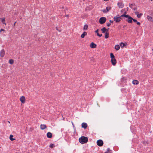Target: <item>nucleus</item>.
I'll list each match as a JSON object with an SVG mask.
<instances>
[{"label":"nucleus","instance_id":"f257e3e1","mask_svg":"<svg viewBox=\"0 0 153 153\" xmlns=\"http://www.w3.org/2000/svg\"><path fill=\"white\" fill-rule=\"evenodd\" d=\"M126 13V12H125L124 14L121 16H122L123 17H125L126 18H128V19L126 20L128 23H132V19L133 18H132L131 17L128 15H126L125 14Z\"/></svg>","mask_w":153,"mask_h":153},{"label":"nucleus","instance_id":"f03ea898","mask_svg":"<svg viewBox=\"0 0 153 153\" xmlns=\"http://www.w3.org/2000/svg\"><path fill=\"white\" fill-rule=\"evenodd\" d=\"M79 142L82 143H86L88 141V138L87 137L82 136L79 139Z\"/></svg>","mask_w":153,"mask_h":153},{"label":"nucleus","instance_id":"7ed1b4c3","mask_svg":"<svg viewBox=\"0 0 153 153\" xmlns=\"http://www.w3.org/2000/svg\"><path fill=\"white\" fill-rule=\"evenodd\" d=\"M106 20V19L105 17H102L99 19V22L101 24H103L105 22Z\"/></svg>","mask_w":153,"mask_h":153},{"label":"nucleus","instance_id":"20e7f679","mask_svg":"<svg viewBox=\"0 0 153 153\" xmlns=\"http://www.w3.org/2000/svg\"><path fill=\"white\" fill-rule=\"evenodd\" d=\"M121 16H119V15H117L116 16H114V20L116 22H120V17Z\"/></svg>","mask_w":153,"mask_h":153},{"label":"nucleus","instance_id":"39448f33","mask_svg":"<svg viewBox=\"0 0 153 153\" xmlns=\"http://www.w3.org/2000/svg\"><path fill=\"white\" fill-rule=\"evenodd\" d=\"M103 141L101 140H99L97 141V144L99 146H102L103 145Z\"/></svg>","mask_w":153,"mask_h":153},{"label":"nucleus","instance_id":"423d86ee","mask_svg":"<svg viewBox=\"0 0 153 153\" xmlns=\"http://www.w3.org/2000/svg\"><path fill=\"white\" fill-rule=\"evenodd\" d=\"M25 97L24 96H22L20 98V100L22 103L25 102Z\"/></svg>","mask_w":153,"mask_h":153},{"label":"nucleus","instance_id":"0eeeda50","mask_svg":"<svg viewBox=\"0 0 153 153\" xmlns=\"http://www.w3.org/2000/svg\"><path fill=\"white\" fill-rule=\"evenodd\" d=\"M5 54V51L4 49H3L0 52V55L1 57H3Z\"/></svg>","mask_w":153,"mask_h":153},{"label":"nucleus","instance_id":"6e6552de","mask_svg":"<svg viewBox=\"0 0 153 153\" xmlns=\"http://www.w3.org/2000/svg\"><path fill=\"white\" fill-rule=\"evenodd\" d=\"M117 5L120 8H122L124 6V4L122 2H118Z\"/></svg>","mask_w":153,"mask_h":153},{"label":"nucleus","instance_id":"1a4fd4ad","mask_svg":"<svg viewBox=\"0 0 153 153\" xmlns=\"http://www.w3.org/2000/svg\"><path fill=\"white\" fill-rule=\"evenodd\" d=\"M111 62L112 64L113 65H115L117 63L116 60L115 58L111 59Z\"/></svg>","mask_w":153,"mask_h":153},{"label":"nucleus","instance_id":"9d476101","mask_svg":"<svg viewBox=\"0 0 153 153\" xmlns=\"http://www.w3.org/2000/svg\"><path fill=\"white\" fill-rule=\"evenodd\" d=\"M90 47L92 48H95L97 47V45L94 42L91 43L90 45Z\"/></svg>","mask_w":153,"mask_h":153},{"label":"nucleus","instance_id":"9b49d317","mask_svg":"<svg viewBox=\"0 0 153 153\" xmlns=\"http://www.w3.org/2000/svg\"><path fill=\"white\" fill-rule=\"evenodd\" d=\"M40 128L42 130H44L47 128V126L45 124H41L40 125Z\"/></svg>","mask_w":153,"mask_h":153},{"label":"nucleus","instance_id":"f8f14e48","mask_svg":"<svg viewBox=\"0 0 153 153\" xmlns=\"http://www.w3.org/2000/svg\"><path fill=\"white\" fill-rule=\"evenodd\" d=\"M87 126V123H83L82 124V128H84L85 129L86 128Z\"/></svg>","mask_w":153,"mask_h":153},{"label":"nucleus","instance_id":"ddd939ff","mask_svg":"<svg viewBox=\"0 0 153 153\" xmlns=\"http://www.w3.org/2000/svg\"><path fill=\"white\" fill-rule=\"evenodd\" d=\"M47 136L48 138H51L52 137V134L50 132H48L47 134Z\"/></svg>","mask_w":153,"mask_h":153},{"label":"nucleus","instance_id":"4468645a","mask_svg":"<svg viewBox=\"0 0 153 153\" xmlns=\"http://www.w3.org/2000/svg\"><path fill=\"white\" fill-rule=\"evenodd\" d=\"M147 19L149 21L152 22L153 21V19L152 17L149 16H147Z\"/></svg>","mask_w":153,"mask_h":153},{"label":"nucleus","instance_id":"2eb2a0df","mask_svg":"<svg viewBox=\"0 0 153 153\" xmlns=\"http://www.w3.org/2000/svg\"><path fill=\"white\" fill-rule=\"evenodd\" d=\"M101 30L102 31V32L103 33H105V32H108V30L105 28V27H103L101 29Z\"/></svg>","mask_w":153,"mask_h":153},{"label":"nucleus","instance_id":"dca6fc26","mask_svg":"<svg viewBox=\"0 0 153 153\" xmlns=\"http://www.w3.org/2000/svg\"><path fill=\"white\" fill-rule=\"evenodd\" d=\"M87 35V33L86 32H84L83 33L81 34V37L82 38H84L85 36Z\"/></svg>","mask_w":153,"mask_h":153},{"label":"nucleus","instance_id":"f3484780","mask_svg":"<svg viewBox=\"0 0 153 153\" xmlns=\"http://www.w3.org/2000/svg\"><path fill=\"white\" fill-rule=\"evenodd\" d=\"M132 83L134 85H137L139 83V82L137 80H134L132 81Z\"/></svg>","mask_w":153,"mask_h":153},{"label":"nucleus","instance_id":"a211bd4d","mask_svg":"<svg viewBox=\"0 0 153 153\" xmlns=\"http://www.w3.org/2000/svg\"><path fill=\"white\" fill-rule=\"evenodd\" d=\"M135 6V4H134L130 3L129 4V7L132 9L134 8V7Z\"/></svg>","mask_w":153,"mask_h":153},{"label":"nucleus","instance_id":"6ab92c4d","mask_svg":"<svg viewBox=\"0 0 153 153\" xmlns=\"http://www.w3.org/2000/svg\"><path fill=\"white\" fill-rule=\"evenodd\" d=\"M98 31H99V30L97 29L95 31V32L97 33V36H98L99 37H101L102 36V34H99L98 33Z\"/></svg>","mask_w":153,"mask_h":153},{"label":"nucleus","instance_id":"aec40b11","mask_svg":"<svg viewBox=\"0 0 153 153\" xmlns=\"http://www.w3.org/2000/svg\"><path fill=\"white\" fill-rule=\"evenodd\" d=\"M105 37L106 39H107L109 37V33L108 32H106L105 33Z\"/></svg>","mask_w":153,"mask_h":153},{"label":"nucleus","instance_id":"412c9836","mask_svg":"<svg viewBox=\"0 0 153 153\" xmlns=\"http://www.w3.org/2000/svg\"><path fill=\"white\" fill-rule=\"evenodd\" d=\"M115 48L117 50H119L120 48V45H116L115 46Z\"/></svg>","mask_w":153,"mask_h":153},{"label":"nucleus","instance_id":"4be33fe9","mask_svg":"<svg viewBox=\"0 0 153 153\" xmlns=\"http://www.w3.org/2000/svg\"><path fill=\"white\" fill-rule=\"evenodd\" d=\"M88 28V26L87 25H84V27L83 28V30H87Z\"/></svg>","mask_w":153,"mask_h":153},{"label":"nucleus","instance_id":"5701e85b","mask_svg":"<svg viewBox=\"0 0 153 153\" xmlns=\"http://www.w3.org/2000/svg\"><path fill=\"white\" fill-rule=\"evenodd\" d=\"M120 44L122 48H123L125 45V44L123 42L120 43Z\"/></svg>","mask_w":153,"mask_h":153},{"label":"nucleus","instance_id":"b1692460","mask_svg":"<svg viewBox=\"0 0 153 153\" xmlns=\"http://www.w3.org/2000/svg\"><path fill=\"white\" fill-rule=\"evenodd\" d=\"M9 63L10 64H12L14 62V60L13 59H10L9 61Z\"/></svg>","mask_w":153,"mask_h":153},{"label":"nucleus","instance_id":"393cba45","mask_svg":"<svg viewBox=\"0 0 153 153\" xmlns=\"http://www.w3.org/2000/svg\"><path fill=\"white\" fill-rule=\"evenodd\" d=\"M1 22L3 24H4L5 25H6V24L5 22V18H1Z\"/></svg>","mask_w":153,"mask_h":153},{"label":"nucleus","instance_id":"a878e982","mask_svg":"<svg viewBox=\"0 0 153 153\" xmlns=\"http://www.w3.org/2000/svg\"><path fill=\"white\" fill-rule=\"evenodd\" d=\"M13 136L12 135H10V139L11 141H13L14 140H15V139H14L13 138Z\"/></svg>","mask_w":153,"mask_h":153},{"label":"nucleus","instance_id":"bb28decb","mask_svg":"<svg viewBox=\"0 0 153 153\" xmlns=\"http://www.w3.org/2000/svg\"><path fill=\"white\" fill-rule=\"evenodd\" d=\"M110 57L111 59L115 58V56H114L113 54L112 53H111L110 54Z\"/></svg>","mask_w":153,"mask_h":153},{"label":"nucleus","instance_id":"cd10ccee","mask_svg":"<svg viewBox=\"0 0 153 153\" xmlns=\"http://www.w3.org/2000/svg\"><path fill=\"white\" fill-rule=\"evenodd\" d=\"M111 7H106V9L107 12H108L111 9Z\"/></svg>","mask_w":153,"mask_h":153},{"label":"nucleus","instance_id":"c85d7f7f","mask_svg":"<svg viewBox=\"0 0 153 153\" xmlns=\"http://www.w3.org/2000/svg\"><path fill=\"white\" fill-rule=\"evenodd\" d=\"M142 15V14L141 13H140V14H138L137 15V17L138 18H140L141 17V16Z\"/></svg>","mask_w":153,"mask_h":153},{"label":"nucleus","instance_id":"c756f323","mask_svg":"<svg viewBox=\"0 0 153 153\" xmlns=\"http://www.w3.org/2000/svg\"><path fill=\"white\" fill-rule=\"evenodd\" d=\"M102 11L104 13H106L107 12V11L106 10V9H103L102 10Z\"/></svg>","mask_w":153,"mask_h":153},{"label":"nucleus","instance_id":"7c9ffc66","mask_svg":"<svg viewBox=\"0 0 153 153\" xmlns=\"http://www.w3.org/2000/svg\"><path fill=\"white\" fill-rule=\"evenodd\" d=\"M54 146V145L53 144H50V147L51 148H53Z\"/></svg>","mask_w":153,"mask_h":153},{"label":"nucleus","instance_id":"2f4dec72","mask_svg":"<svg viewBox=\"0 0 153 153\" xmlns=\"http://www.w3.org/2000/svg\"><path fill=\"white\" fill-rule=\"evenodd\" d=\"M107 26L108 27H109L111 25V24L110 23H107Z\"/></svg>","mask_w":153,"mask_h":153},{"label":"nucleus","instance_id":"473e14b6","mask_svg":"<svg viewBox=\"0 0 153 153\" xmlns=\"http://www.w3.org/2000/svg\"><path fill=\"white\" fill-rule=\"evenodd\" d=\"M132 9L134 10H137V7H135V6H134V8Z\"/></svg>","mask_w":153,"mask_h":153},{"label":"nucleus","instance_id":"72a5a7b5","mask_svg":"<svg viewBox=\"0 0 153 153\" xmlns=\"http://www.w3.org/2000/svg\"><path fill=\"white\" fill-rule=\"evenodd\" d=\"M132 20L133 21L135 22H137V20L134 19L133 18Z\"/></svg>","mask_w":153,"mask_h":153},{"label":"nucleus","instance_id":"f704fd0d","mask_svg":"<svg viewBox=\"0 0 153 153\" xmlns=\"http://www.w3.org/2000/svg\"><path fill=\"white\" fill-rule=\"evenodd\" d=\"M139 12H135V13L136 15H137L138 14H139Z\"/></svg>","mask_w":153,"mask_h":153},{"label":"nucleus","instance_id":"c9c22d12","mask_svg":"<svg viewBox=\"0 0 153 153\" xmlns=\"http://www.w3.org/2000/svg\"><path fill=\"white\" fill-rule=\"evenodd\" d=\"M110 151V149L109 148H108L107 149V151L108 152H109V151Z\"/></svg>","mask_w":153,"mask_h":153},{"label":"nucleus","instance_id":"e433bc0d","mask_svg":"<svg viewBox=\"0 0 153 153\" xmlns=\"http://www.w3.org/2000/svg\"><path fill=\"white\" fill-rule=\"evenodd\" d=\"M137 25H140V22H137Z\"/></svg>","mask_w":153,"mask_h":153},{"label":"nucleus","instance_id":"4c0bfd02","mask_svg":"<svg viewBox=\"0 0 153 153\" xmlns=\"http://www.w3.org/2000/svg\"><path fill=\"white\" fill-rule=\"evenodd\" d=\"M56 30H58L59 32H60L61 31L60 30H59V29H58V28L57 27H56Z\"/></svg>","mask_w":153,"mask_h":153},{"label":"nucleus","instance_id":"58836bf2","mask_svg":"<svg viewBox=\"0 0 153 153\" xmlns=\"http://www.w3.org/2000/svg\"><path fill=\"white\" fill-rule=\"evenodd\" d=\"M4 31V30L3 29H1V30H0V31H1H1Z\"/></svg>","mask_w":153,"mask_h":153},{"label":"nucleus","instance_id":"ea45409f","mask_svg":"<svg viewBox=\"0 0 153 153\" xmlns=\"http://www.w3.org/2000/svg\"><path fill=\"white\" fill-rule=\"evenodd\" d=\"M109 22L111 23H113V21H112L111 20H110Z\"/></svg>","mask_w":153,"mask_h":153},{"label":"nucleus","instance_id":"a19ab883","mask_svg":"<svg viewBox=\"0 0 153 153\" xmlns=\"http://www.w3.org/2000/svg\"><path fill=\"white\" fill-rule=\"evenodd\" d=\"M65 16L67 17H68L69 16V15H66Z\"/></svg>","mask_w":153,"mask_h":153},{"label":"nucleus","instance_id":"79ce46f5","mask_svg":"<svg viewBox=\"0 0 153 153\" xmlns=\"http://www.w3.org/2000/svg\"><path fill=\"white\" fill-rule=\"evenodd\" d=\"M152 16H153V13H152L151 14H150Z\"/></svg>","mask_w":153,"mask_h":153},{"label":"nucleus","instance_id":"37998d69","mask_svg":"<svg viewBox=\"0 0 153 153\" xmlns=\"http://www.w3.org/2000/svg\"><path fill=\"white\" fill-rule=\"evenodd\" d=\"M16 22H15L14 23V26H15V24H16Z\"/></svg>","mask_w":153,"mask_h":153},{"label":"nucleus","instance_id":"c03bdc74","mask_svg":"<svg viewBox=\"0 0 153 153\" xmlns=\"http://www.w3.org/2000/svg\"><path fill=\"white\" fill-rule=\"evenodd\" d=\"M104 153H108V152L107 151H106Z\"/></svg>","mask_w":153,"mask_h":153},{"label":"nucleus","instance_id":"a18cd8bd","mask_svg":"<svg viewBox=\"0 0 153 153\" xmlns=\"http://www.w3.org/2000/svg\"><path fill=\"white\" fill-rule=\"evenodd\" d=\"M103 0L105 1H108L109 0Z\"/></svg>","mask_w":153,"mask_h":153},{"label":"nucleus","instance_id":"49530a36","mask_svg":"<svg viewBox=\"0 0 153 153\" xmlns=\"http://www.w3.org/2000/svg\"><path fill=\"white\" fill-rule=\"evenodd\" d=\"M152 51H153V49H152Z\"/></svg>","mask_w":153,"mask_h":153},{"label":"nucleus","instance_id":"de8ad7c7","mask_svg":"<svg viewBox=\"0 0 153 153\" xmlns=\"http://www.w3.org/2000/svg\"><path fill=\"white\" fill-rule=\"evenodd\" d=\"M8 123H10V122L9 121H8Z\"/></svg>","mask_w":153,"mask_h":153},{"label":"nucleus","instance_id":"09e8293b","mask_svg":"<svg viewBox=\"0 0 153 153\" xmlns=\"http://www.w3.org/2000/svg\"><path fill=\"white\" fill-rule=\"evenodd\" d=\"M109 29V28H108V29H107V30H108Z\"/></svg>","mask_w":153,"mask_h":153},{"label":"nucleus","instance_id":"8fccbe9b","mask_svg":"<svg viewBox=\"0 0 153 153\" xmlns=\"http://www.w3.org/2000/svg\"><path fill=\"white\" fill-rule=\"evenodd\" d=\"M122 10H121V12H123Z\"/></svg>","mask_w":153,"mask_h":153},{"label":"nucleus","instance_id":"3c124183","mask_svg":"<svg viewBox=\"0 0 153 153\" xmlns=\"http://www.w3.org/2000/svg\"><path fill=\"white\" fill-rule=\"evenodd\" d=\"M122 10H121V12H123Z\"/></svg>","mask_w":153,"mask_h":153},{"label":"nucleus","instance_id":"603ef678","mask_svg":"<svg viewBox=\"0 0 153 153\" xmlns=\"http://www.w3.org/2000/svg\"><path fill=\"white\" fill-rule=\"evenodd\" d=\"M151 0V1H152L153 0Z\"/></svg>","mask_w":153,"mask_h":153},{"label":"nucleus","instance_id":"864d4df0","mask_svg":"<svg viewBox=\"0 0 153 153\" xmlns=\"http://www.w3.org/2000/svg\"><path fill=\"white\" fill-rule=\"evenodd\" d=\"M83 1H85V0H83Z\"/></svg>","mask_w":153,"mask_h":153}]
</instances>
